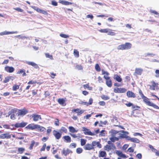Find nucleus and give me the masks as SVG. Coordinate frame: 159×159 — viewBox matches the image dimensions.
<instances>
[{
    "instance_id": "30",
    "label": "nucleus",
    "mask_w": 159,
    "mask_h": 159,
    "mask_svg": "<svg viewBox=\"0 0 159 159\" xmlns=\"http://www.w3.org/2000/svg\"><path fill=\"white\" fill-rule=\"evenodd\" d=\"M59 2L60 3L66 5H71L72 4V2H70L67 1H65L62 0L59 1Z\"/></svg>"
},
{
    "instance_id": "52",
    "label": "nucleus",
    "mask_w": 159,
    "mask_h": 159,
    "mask_svg": "<svg viewBox=\"0 0 159 159\" xmlns=\"http://www.w3.org/2000/svg\"><path fill=\"white\" fill-rule=\"evenodd\" d=\"M120 88H115L114 89V92L115 93H120Z\"/></svg>"
},
{
    "instance_id": "6",
    "label": "nucleus",
    "mask_w": 159,
    "mask_h": 159,
    "mask_svg": "<svg viewBox=\"0 0 159 159\" xmlns=\"http://www.w3.org/2000/svg\"><path fill=\"white\" fill-rule=\"evenodd\" d=\"M11 135L9 132H7L0 135V139H9L11 138Z\"/></svg>"
},
{
    "instance_id": "33",
    "label": "nucleus",
    "mask_w": 159,
    "mask_h": 159,
    "mask_svg": "<svg viewBox=\"0 0 159 159\" xmlns=\"http://www.w3.org/2000/svg\"><path fill=\"white\" fill-rule=\"evenodd\" d=\"M68 128L69 131L71 133H75L78 131L77 130H76L75 128L72 126H69Z\"/></svg>"
},
{
    "instance_id": "8",
    "label": "nucleus",
    "mask_w": 159,
    "mask_h": 159,
    "mask_svg": "<svg viewBox=\"0 0 159 159\" xmlns=\"http://www.w3.org/2000/svg\"><path fill=\"white\" fill-rule=\"evenodd\" d=\"M151 85H149V89L150 90H154L155 89H157L158 87V84L157 83H155L154 81L151 82Z\"/></svg>"
},
{
    "instance_id": "12",
    "label": "nucleus",
    "mask_w": 159,
    "mask_h": 159,
    "mask_svg": "<svg viewBox=\"0 0 159 159\" xmlns=\"http://www.w3.org/2000/svg\"><path fill=\"white\" fill-rule=\"evenodd\" d=\"M28 110L26 109L25 108H24L22 109L19 110L18 113V115L23 116L28 113Z\"/></svg>"
},
{
    "instance_id": "21",
    "label": "nucleus",
    "mask_w": 159,
    "mask_h": 159,
    "mask_svg": "<svg viewBox=\"0 0 159 159\" xmlns=\"http://www.w3.org/2000/svg\"><path fill=\"white\" fill-rule=\"evenodd\" d=\"M53 135L57 139H59L60 138L61 135V133L55 130L53 131Z\"/></svg>"
},
{
    "instance_id": "43",
    "label": "nucleus",
    "mask_w": 159,
    "mask_h": 159,
    "mask_svg": "<svg viewBox=\"0 0 159 159\" xmlns=\"http://www.w3.org/2000/svg\"><path fill=\"white\" fill-rule=\"evenodd\" d=\"M58 102L61 105H62L64 103L65 101V100L63 98H59L58 100Z\"/></svg>"
},
{
    "instance_id": "37",
    "label": "nucleus",
    "mask_w": 159,
    "mask_h": 159,
    "mask_svg": "<svg viewBox=\"0 0 159 159\" xmlns=\"http://www.w3.org/2000/svg\"><path fill=\"white\" fill-rule=\"evenodd\" d=\"M73 53L75 57L77 58L79 57V52L77 50L75 49H74Z\"/></svg>"
},
{
    "instance_id": "63",
    "label": "nucleus",
    "mask_w": 159,
    "mask_h": 159,
    "mask_svg": "<svg viewBox=\"0 0 159 159\" xmlns=\"http://www.w3.org/2000/svg\"><path fill=\"white\" fill-rule=\"evenodd\" d=\"M51 3L54 6H57V3L55 1H52Z\"/></svg>"
},
{
    "instance_id": "51",
    "label": "nucleus",
    "mask_w": 159,
    "mask_h": 159,
    "mask_svg": "<svg viewBox=\"0 0 159 159\" xmlns=\"http://www.w3.org/2000/svg\"><path fill=\"white\" fill-rule=\"evenodd\" d=\"M60 36L62 38H67L69 37V36L68 35L63 34H60Z\"/></svg>"
},
{
    "instance_id": "13",
    "label": "nucleus",
    "mask_w": 159,
    "mask_h": 159,
    "mask_svg": "<svg viewBox=\"0 0 159 159\" xmlns=\"http://www.w3.org/2000/svg\"><path fill=\"white\" fill-rule=\"evenodd\" d=\"M15 78V77L13 76H8L5 78L3 81L4 83H6L9 82L10 80H13Z\"/></svg>"
},
{
    "instance_id": "29",
    "label": "nucleus",
    "mask_w": 159,
    "mask_h": 159,
    "mask_svg": "<svg viewBox=\"0 0 159 159\" xmlns=\"http://www.w3.org/2000/svg\"><path fill=\"white\" fill-rule=\"evenodd\" d=\"M25 70L24 69H20L17 73V74H22V75L23 76H25L26 74L25 72Z\"/></svg>"
},
{
    "instance_id": "27",
    "label": "nucleus",
    "mask_w": 159,
    "mask_h": 159,
    "mask_svg": "<svg viewBox=\"0 0 159 159\" xmlns=\"http://www.w3.org/2000/svg\"><path fill=\"white\" fill-rule=\"evenodd\" d=\"M106 83L107 86L109 87H111L112 86V81L110 78L106 80Z\"/></svg>"
},
{
    "instance_id": "14",
    "label": "nucleus",
    "mask_w": 159,
    "mask_h": 159,
    "mask_svg": "<svg viewBox=\"0 0 159 159\" xmlns=\"http://www.w3.org/2000/svg\"><path fill=\"white\" fill-rule=\"evenodd\" d=\"M126 95L129 98H135L136 94L133 92L128 90L126 92Z\"/></svg>"
},
{
    "instance_id": "17",
    "label": "nucleus",
    "mask_w": 159,
    "mask_h": 159,
    "mask_svg": "<svg viewBox=\"0 0 159 159\" xmlns=\"http://www.w3.org/2000/svg\"><path fill=\"white\" fill-rule=\"evenodd\" d=\"M71 111L72 112H76L78 115H80L83 113L84 111L83 110H80V109L78 108L72 110Z\"/></svg>"
},
{
    "instance_id": "58",
    "label": "nucleus",
    "mask_w": 159,
    "mask_h": 159,
    "mask_svg": "<svg viewBox=\"0 0 159 159\" xmlns=\"http://www.w3.org/2000/svg\"><path fill=\"white\" fill-rule=\"evenodd\" d=\"M13 9L18 12H22L23 11V10L19 7L14 8Z\"/></svg>"
},
{
    "instance_id": "64",
    "label": "nucleus",
    "mask_w": 159,
    "mask_h": 159,
    "mask_svg": "<svg viewBox=\"0 0 159 159\" xmlns=\"http://www.w3.org/2000/svg\"><path fill=\"white\" fill-rule=\"evenodd\" d=\"M98 104L102 106H104L105 105V102L103 101L99 102Z\"/></svg>"
},
{
    "instance_id": "5",
    "label": "nucleus",
    "mask_w": 159,
    "mask_h": 159,
    "mask_svg": "<svg viewBox=\"0 0 159 159\" xmlns=\"http://www.w3.org/2000/svg\"><path fill=\"white\" fill-rule=\"evenodd\" d=\"M30 117H31L33 118V120L34 121H37L39 120H42L41 115L36 114H33Z\"/></svg>"
},
{
    "instance_id": "49",
    "label": "nucleus",
    "mask_w": 159,
    "mask_h": 159,
    "mask_svg": "<svg viewBox=\"0 0 159 159\" xmlns=\"http://www.w3.org/2000/svg\"><path fill=\"white\" fill-rule=\"evenodd\" d=\"M108 34L111 36H115L116 34L114 32L111 30H109L108 32Z\"/></svg>"
},
{
    "instance_id": "3",
    "label": "nucleus",
    "mask_w": 159,
    "mask_h": 159,
    "mask_svg": "<svg viewBox=\"0 0 159 159\" xmlns=\"http://www.w3.org/2000/svg\"><path fill=\"white\" fill-rule=\"evenodd\" d=\"M32 8L34 9L37 12L42 13L45 15L48 16V13L47 11L44 10L40 9L38 7H36L35 6H32Z\"/></svg>"
},
{
    "instance_id": "53",
    "label": "nucleus",
    "mask_w": 159,
    "mask_h": 159,
    "mask_svg": "<svg viewBox=\"0 0 159 159\" xmlns=\"http://www.w3.org/2000/svg\"><path fill=\"white\" fill-rule=\"evenodd\" d=\"M61 130L63 132L66 133L67 132V129L65 127H62L61 129Z\"/></svg>"
},
{
    "instance_id": "32",
    "label": "nucleus",
    "mask_w": 159,
    "mask_h": 159,
    "mask_svg": "<svg viewBox=\"0 0 159 159\" xmlns=\"http://www.w3.org/2000/svg\"><path fill=\"white\" fill-rule=\"evenodd\" d=\"M37 129H39V131L41 132L45 131L46 130V129L45 128L38 125Z\"/></svg>"
},
{
    "instance_id": "28",
    "label": "nucleus",
    "mask_w": 159,
    "mask_h": 159,
    "mask_svg": "<svg viewBox=\"0 0 159 159\" xmlns=\"http://www.w3.org/2000/svg\"><path fill=\"white\" fill-rule=\"evenodd\" d=\"M106 155L107 154L105 151H100L99 153L98 156L99 157H106Z\"/></svg>"
},
{
    "instance_id": "40",
    "label": "nucleus",
    "mask_w": 159,
    "mask_h": 159,
    "mask_svg": "<svg viewBox=\"0 0 159 159\" xmlns=\"http://www.w3.org/2000/svg\"><path fill=\"white\" fill-rule=\"evenodd\" d=\"M25 149L23 148H18L17 151L18 153L22 154L25 151Z\"/></svg>"
},
{
    "instance_id": "55",
    "label": "nucleus",
    "mask_w": 159,
    "mask_h": 159,
    "mask_svg": "<svg viewBox=\"0 0 159 159\" xmlns=\"http://www.w3.org/2000/svg\"><path fill=\"white\" fill-rule=\"evenodd\" d=\"M125 82H129L130 80V77L129 76H126L125 77Z\"/></svg>"
},
{
    "instance_id": "16",
    "label": "nucleus",
    "mask_w": 159,
    "mask_h": 159,
    "mask_svg": "<svg viewBox=\"0 0 159 159\" xmlns=\"http://www.w3.org/2000/svg\"><path fill=\"white\" fill-rule=\"evenodd\" d=\"M115 153L117 156L120 157L125 158L127 157L125 154H123L120 150H116Z\"/></svg>"
},
{
    "instance_id": "23",
    "label": "nucleus",
    "mask_w": 159,
    "mask_h": 159,
    "mask_svg": "<svg viewBox=\"0 0 159 159\" xmlns=\"http://www.w3.org/2000/svg\"><path fill=\"white\" fill-rule=\"evenodd\" d=\"M102 74L104 75V78L106 80H107V79H108L110 78V77L109 76V73L107 71H105L103 70H102Z\"/></svg>"
},
{
    "instance_id": "7",
    "label": "nucleus",
    "mask_w": 159,
    "mask_h": 159,
    "mask_svg": "<svg viewBox=\"0 0 159 159\" xmlns=\"http://www.w3.org/2000/svg\"><path fill=\"white\" fill-rule=\"evenodd\" d=\"M82 129L83 131H84V133L85 135L93 136L95 134L94 133H92L89 129L85 127H83Z\"/></svg>"
},
{
    "instance_id": "42",
    "label": "nucleus",
    "mask_w": 159,
    "mask_h": 159,
    "mask_svg": "<svg viewBox=\"0 0 159 159\" xmlns=\"http://www.w3.org/2000/svg\"><path fill=\"white\" fill-rule=\"evenodd\" d=\"M86 140L83 139H80V144L82 146L84 145L86 143Z\"/></svg>"
},
{
    "instance_id": "2",
    "label": "nucleus",
    "mask_w": 159,
    "mask_h": 159,
    "mask_svg": "<svg viewBox=\"0 0 159 159\" xmlns=\"http://www.w3.org/2000/svg\"><path fill=\"white\" fill-rule=\"evenodd\" d=\"M132 47V44L129 43H126L125 44H121L119 45L117 48L118 50H123L129 49Z\"/></svg>"
},
{
    "instance_id": "50",
    "label": "nucleus",
    "mask_w": 159,
    "mask_h": 159,
    "mask_svg": "<svg viewBox=\"0 0 159 159\" xmlns=\"http://www.w3.org/2000/svg\"><path fill=\"white\" fill-rule=\"evenodd\" d=\"M149 11L151 13L153 14L154 15H158L159 14V13L155 11V10H150Z\"/></svg>"
},
{
    "instance_id": "62",
    "label": "nucleus",
    "mask_w": 159,
    "mask_h": 159,
    "mask_svg": "<svg viewBox=\"0 0 159 159\" xmlns=\"http://www.w3.org/2000/svg\"><path fill=\"white\" fill-rule=\"evenodd\" d=\"M105 132V130H102V131H101L100 132V136H105V134L104 133Z\"/></svg>"
},
{
    "instance_id": "15",
    "label": "nucleus",
    "mask_w": 159,
    "mask_h": 159,
    "mask_svg": "<svg viewBox=\"0 0 159 159\" xmlns=\"http://www.w3.org/2000/svg\"><path fill=\"white\" fill-rule=\"evenodd\" d=\"M116 147L112 145H106L104 146V150L107 152H109L112 149L116 148Z\"/></svg>"
},
{
    "instance_id": "46",
    "label": "nucleus",
    "mask_w": 159,
    "mask_h": 159,
    "mask_svg": "<svg viewBox=\"0 0 159 159\" xmlns=\"http://www.w3.org/2000/svg\"><path fill=\"white\" fill-rule=\"evenodd\" d=\"M120 93H124L126 92L127 89L124 88H120Z\"/></svg>"
},
{
    "instance_id": "39",
    "label": "nucleus",
    "mask_w": 159,
    "mask_h": 159,
    "mask_svg": "<svg viewBox=\"0 0 159 159\" xmlns=\"http://www.w3.org/2000/svg\"><path fill=\"white\" fill-rule=\"evenodd\" d=\"M83 86L85 89L87 88L89 90L92 89V88L91 87H89V83L84 85Z\"/></svg>"
},
{
    "instance_id": "61",
    "label": "nucleus",
    "mask_w": 159,
    "mask_h": 159,
    "mask_svg": "<svg viewBox=\"0 0 159 159\" xmlns=\"http://www.w3.org/2000/svg\"><path fill=\"white\" fill-rule=\"evenodd\" d=\"M36 83V81L31 80L28 82V84H35Z\"/></svg>"
},
{
    "instance_id": "19",
    "label": "nucleus",
    "mask_w": 159,
    "mask_h": 159,
    "mask_svg": "<svg viewBox=\"0 0 159 159\" xmlns=\"http://www.w3.org/2000/svg\"><path fill=\"white\" fill-rule=\"evenodd\" d=\"M5 70L7 72L12 73L14 71L15 69L13 67L6 66L5 67Z\"/></svg>"
},
{
    "instance_id": "11",
    "label": "nucleus",
    "mask_w": 159,
    "mask_h": 159,
    "mask_svg": "<svg viewBox=\"0 0 159 159\" xmlns=\"http://www.w3.org/2000/svg\"><path fill=\"white\" fill-rule=\"evenodd\" d=\"M61 153L62 155L67 156L70 153H72V152L68 148H67L66 149L64 148L62 151Z\"/></svg>"
},
{
    "instance_id": "41",
    "label": "nucleus",
    "mask_w": 159,
    "mask_h": 159,
    "mask_svg": "<svg viewBox=\"0 0 159 159\" xmlns=\"http://www.w3.org/2000/svg\"><path fill=\"white\" fill-rule=\"evenodd\" d=\"M45 55L47 58H48L51 60H52L53 59L52 56V55L50 54L49 53H45Z\"/></svg>"
},
{
    "instance_id": "36",
    "label": "nucleus",
    "mask_w": 159,
    "mask_h": 159,
    "mask_svg": "<svg viewBox=\"0 0 159 159\" xmlns=\"http://www.w3.org/2000/svg\"><path fill=\"white\" fill-rule=\"evenodd\" d=\"M111 30L105 29H100L98 30L101 33H108V31Z\"/></svg>"
},
{
    "instance_id": "35",
    "label": "nucleus",
    "mask_w": 159,
    "mask_h": 159,
    "mask_svg": "<svg viewBox=\"0 0 159 159\" xmlns=\"http://www.w3.org/2000/svg\"><path fill=\"white\" fill-rule=\"evenodd\" d=\"M75 68L78 70H82L83 69V67L81 65L76 64Z\"/></svg>"
},
{
    "instance_id": "54",
    "label": "nucleus",
    "mask_w": 159,
    "mask_h": 159,
    "mask_svg": "<svg viewBox=\"0 0 159 159\" xmlns=\"http://www.w3.org/2000/svg\"><path fill=\"white\" fill-rule=\"evenodd\" d=\"M93 113V112H92L91 114H87L84 117V118H86V119H88L91 117Z\"/></svg>"
},
{
    "instance_id": "48",
    "label": "nucleus",
    "mask_w": 159,
    "mask_h": 159,
    "mask_svg": "<svg viewBox=\"0 0 159 159\" xmlns=\"http://www.w3.org/2000/svg\"><path fill=\"white\" fill-rule=\"evenodd\" d=\"M35 143V142L33 140L31 141V143L29 147L30 150H32L33 149V146H34Z\"/></svg>"
},
{
    "instance_id": "60",
    "label": "nucleus",
    "mask_w": 159,
    "mask_h": 159,
    "mask_svg": "<svg viewBox=\"0 0 159 159\" xmlns=\"http://www.w3.org/2000/svg\"><path fill=\"white\" fill-rule=\"evenodd\" d=\"M93 3L95 4H98L100 6H103V5H106V4L104 3H102L101 2H93Z\"/></svg>"
},
{
    "instance_id": "59",
    "label": "nucleus",
    "mask_w": 159,
    "mask_h": 159,
    "mask_svg": "<svg viewBox=\"0 0 159 159\" xmlns=\"http://www.w3.org/2000/svg\"><path fill=\"white\" fill-rule=\"evenodd\" d=\"M46 147V143H44L43 145L42 148L40 149L41 152L44 151L45 150Z\"/></svg>"
},
{
    "instance_id": "18",
    "label": "nucleus",
    "mask_w": 159,
    "mask_h": 159,
    "mask_svg": "<svg viewBox=\"0 0 159 159\" xmlns=\"http://www.w3.org/2000/svg\"><path fill=\"white\" fill-rule=\"evenodd\" d=\"M143 71V70L140 68H136L135 69L134 75L136 76L141 75Z\"/></svg>"
},
{
    "instance_id": "10",
    "label": "nucleus",
    "mask_w": 159,
    "mask_h": 159,
    "mask_svg": "<svg viewBox=\"0 0 159 159\" xmlns=\"http://www.w3.org/2000/svg\"><path fill=\"white\" fill-rule=\"evenodd\" d=\"M93 103V99L92 98H90L89 99V102L81 101L79 102V103L81 105H85L88 106L92 104Z\"/></svg>"
},
{
    "instance_id": "4",
    "label": "nucleus",
    "mask_w": 159,
    "mask_h": 159,
    "mask_svg": "<svg viewBox=\"0 0 159 159\" xmlns=\"http://www.w3.org/2000/svg\"><path fill=\"white\" fill-rule=\"evenodd\" d=\"M125 104L128 107H131L132 109H133V111L138 110V109L140 108V107L137 105H135L130 102H129L128 103H125Z\"/></svg>"
},
{
    "instance_id": "9",
    "label": "nucleus",
    "mask_w": 159,
    "mask_h": 159,
    "mask_svg": "<svg viewBox=\"0 0 159 159\" xmlns=\"http://www.w3.org/2000/svg\"><path fill=\"white\" fill-rule=\"evenodd\" d=\"M38 125L35 124L34 123H31L29 124L25 127V128L27 129L33 130L37 128Z\"/></svg>"
},
{
    "instance_id": "34",
    "label": "nucleus",
    "mask_w": 159,
    "mask_h": 159,
    "mask_svg": "<svg viewBox=\"0 0 159 159\" xmlns=\"http://www.w3.org/2000/svg\"><path fill=\"white\" fill-rule=\"evenodd\" d=\"M14 33L13 32H8L7 31H5L3 32L0 33V35H4L7 34H11Z\"/></svg>"
},
{
    "instance_id": "47",
    "label": "nucleus",
    "mask_w": 159,
    "mask_h": 159,
    "mask_svg": "<svg viewBox=\"0 0 159 159\" xmlns=\"http://www.w3.org/2000/svg\"><path fill=\"white\" fill-rule=\"evenodd\" d=\"M83 151L82 149L81 148H78L76 149V152L77 153L80 154Z\"/></svg>"
},
{
    "instance_id": "56",
    "label": "nucleus",
    "mask_w": 159,
    "mask_h": 159,
    "mask_svg": "<svg viewBox=\"0 0 159 159\" xmlns=\"http://www.w3.org/2000/svg\"><path fill=\"white\" fill-rule=\"evenodd\" d=\"M20 123V127L22 128L25 127L27 125V123L24 122H22Z\"/></svg>"
},
{
    "instance_id": "25",
    "label": "nucleus",
    "mask_w": 159,
    "mask_h": 159,
    "mask_svg": "<svg viewBox=\"0 0 159 159\" xmlns=\"http://www.w3.org/2000/svg\"><path fill=\"white\" fill-rule=\"evenodd\" d=\"M128 140H130L131 142L134 143H139V140L135 138H131L129 137L128 138Z\"/></svg>"
},
{
    "instance_id": "22",
    "label": "nucleus",
    "mask_w": 159,
    "mask_h": 159,
    "mask_svg": "<svg viewBox=\"0 0 159 159\" xmlns=\"http://www.w3.org/2000/svg\"><path fill=\"white\" fill-rule=\"evenodd\" d=\"M26 63L28 65H31L36 69H39V67L38 65L34 62L31 61H26Z\"/></svg>"
},
{
    "instance_id": "26",
    "label": "nucleus",
    "mask_w": 159,
    "mask_h": 159,
    "mask_svg": "<svg viewBox=\"0 0 159 159\" xmlns=\"http://www.w3.org/2000/svg\"><path fill=\"white\" fill-rule=\"evenodd\" d=\"M113 78L116 81L119 82H120L122 81V78L120 77V76L117 74L115 75H114Z\"/></svg>"
},
{
    "instance_id": "1",
    "label": "nucleus",
    "mask_w": 159,
    "mask_h": 159,
    "mask_svg": "<svg viewBox=\"0 0 159 159\" xmlns=\"http://www.w3.org/2000/svg\"><path fill=\"white\" fill-rule=\"evenodd\" d=\"M143 99V101L147 105L153 107L156 109H159V107L154 104L153 103L150 102L149 99L146 97L144 96L142 98Z\"/></svg>"
},
{
    "instance_id": "24",
    "label": "nucleus",
    "mask_w": 159,
    "mask_h": 159,
    "mask_svg": "<svg viewBox=\"0 0 159 159\" xmlns=\"http://www.w3.org/2000/svg\"><path fill=\"white\" fill-rule=\"evenodd\" d=\"M91 144L94 148L96 146L100 148H102V145L99 142H97L95 141H93L92 142Z\"/></svg>"
},
{
    "instance_id": "57",
    "label": "nucleus",
    "mask_w": 159,
    "mask_h": 159,
    "mask_svg": "<svg viewBox=\"0 0 159 159\" xmlns=\"http://www.w3.org/2000/svg\"><path fill=\"white\" fill-rule=\"evenodd\" d=\"M138 90H139V93L140 95L141 98H142L143 97L145 96L144 95L142 90H141V89H139Z\"/></svg>"
},
{
    "instance_id": "20",
    "label": "nucleus",
    "mask_w": 159,
    "mask_h": 159,
    "mask_svg": "<svg viewBox=\"0 0 159 159\" xmlns=\"http://www.w3.org/2000/svg\"><path fill=\"white\" fill-rule=\"evenodd\" d=\"M84 149L85 150H91L94 149V148L91 144L87 143L84 147Z\"/></svg>"
},
{
    "instance_id": "44",
    "label": "nucleus",
    "mask_w": 159,
    "mask_h": 159,
    "mask_svg": "<svg viewBox=\"0 0 159 159\" xmlns=\"http://www.w3.org/2000/svg\"><path fill=\"white\" fill-rule=\"evenodd\" d=\"M101 98L104 100H107L110 99V97L107 96L102 95L101 96Z\"/></svg>"
},
{
    "instance_id": "45",
    "label": "nucleus",
    "mask_w": 159,
    "mask_h": 159,
    "mask_svg": "<svg viewBox=\"0 0 159 159\" xmlns=\"http://www.w3.org/2000/svg\"><path fill=\"white\" fill-rule=\"evenodd\" d=\"M95 69L97 71L99 72L101 71L100 67L98 64H96L95 65Z\"/></svg>"
},
{
    "instance_id": "31",
    "label": "nucleus",
    "mask_w": 159,
    "mask_h": 159,
    "mask_svg": "<svg viewBox=\"0 0 159 159\" xmlns=\"http://www.w3.org/2000/svg\"><path fill=\"white\" fill-rule=\"evenodd\" d=\"M63 138L67 143H70L71 142V139L70 137L68 135L64 136Z\"/></svg>"
},
{
    "instance_id": "38",
    "label": "nucleus",
    "mask_w": 159,
    "mask_h": 159,
    "mask_svg": "<svg viewBox=\"0 0 159 159\" xmlns=\"http://www.w3.org/2000/svg\"><path fill=\"white\" fill-rule=\"evenodd\" d=\"M19 87L20 85L16 84H14L12 88V89L14 91H16L17 90L19 89Z\"/></svg>"
}]
</instances>
